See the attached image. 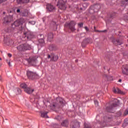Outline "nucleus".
Wrapping results in <instances>:
<instances>
[{
	"label": "nucleus",
	"instance_id": "obj_1",
	"mask_svg": "<svg viewBox=\"0 0 128 128\" xmlns=\"http://www.w3.org/2000/svg\"><path fill=\"white\" fill-rule=\"evenodd\" d=\"M17 50L19 52H24L26 50H32V46L26 43L17 46Z\"/></svg>",
	"mask_w": 128,
	"mask_h": 128
},
{
	"label": "nucleus",
	"instance_id": "obj_2",
	"mask_svg": "<svg viewBox=\"0 0 128 128\" xmlns=\"http://www.w3.org/2000/svg\"><path fill=\"white\" fill-rule=\"evenodd\" d=\"M28 62L29 64H30L31 66H36L38 62V56H34L33 57H30L28 59Z\"/></svg>",
	"mask_w": 128,
	"mask_h": 128
},
{
	"label": "nucleus",
	"instance_id": "obj_3",
	"mask_svg": "<svg viewBox=\"0 0 128 128\" xmlns=\"http://www.w3.org/2000/svg\"><path fill=\"white\" fill-rule=\"evenodd\" d=\"M57 6L62 10H64L66 8V2L62 0H59L58 1Z\"/></svg>",
	"mask_w": 128,
	"mask_h": 128
},
{
	"label": "nucleus",
	"instance_id": "obj_4",
	"mask_svg": "<svg viewBox=\"0 0 128 128\" xmlns=\"http://www.w3.org/2000/svg\"><path fill=\"white\" fill-rule=\"evenodd\" d=\"M26 74L30 80H34L38 76L36 73L30 70L27 71Z\"/></svg>",
	"mask_w": 128,
	"mask_h": 128
},
{
	"label": "nucleus",
	"instance_id": "obj_5",
	"mask_svg": "<svg viewBox=\"0 0 128 128\" xmlns=\"http://www.w3.org/2000/svg\"><path fill=\"white\" fill-rule=\"evenodd\" d=\"M76 24V22L74 21H71L69 23H66V26L72 30V32H74L76 30L75 26Z\"/></svg>",
	"mask_w": 128,
	"mask_h": 128
},
{
	"label": "nucleus",
	"instance_id": "obj_6",
	"mask_svg": "<svg viewBox=\"0 0 128 128\" xmlns=\"http://www.w3.org/2000/svg\"><path fill=\"white\" fill-rule=\"evenodd\" d=\"M24 22H26V20L24 19V18H20L19 20L15 21L13 24V26H20Z\"/></svg>",
	"mask_w": 128,
	"mask_h": 128
},
{
	"label": "nucleus",
	"instance_id": "obj_7",
	"mask_svg": "<svg viewBox=\"0 0 128 128\" xmlns=\"http://www.w3.org/2000/svg\"><path fill=\"white\" fill-rule=\"evenodd\" d=\"M48 58H50L51 62H56L58 60V56L54 54H51L50 55H48Z\"/></svg>",
	"mask_w": 128,
	"mask_h": 128
},
{
	"label": "nucleus",
	"instance_id": "obj_8",
	"mask_svg": "<svg viewBox=\"0 0 128 128\" xmlns=\"http://www.w3.org/2000/svg\"><path fill=\"white\" fill-rule=\"evenodd\" d=\"M24 36H25V38H26L28 40H30L32 38H34V34L30 32L24 33Z\"/></svg>",
	"mask_w": 128,
	"mask_h": 128
},
{
	"label": "nucleus",
	"instance_id": "obj_9",
	"mask_svg": "<svg viewBox=\"0 0 128 128\" xmlns=\"http://www.w3.org/2000/svg\"><path fill=\"white\" fill-rule=\"evenodd\" d=\"M122 74L124 76H128V64L123 66L122 68Z\"/></svg>",
	"mask_w": 128,
	"mask_h": 128
},
{
	"label": "nucleus",
	"instance_id": "obj_10",
	"mask_svg": "<svg viewBox=\"0 0 128 128\" xmlns=\"http://www.w3.org/2000/svg\"><path fill=\"white\" fill-rule=\"evenodd\" d=\"M116 106H118V104H112V106L106 108L107 112H112V108H116Z\"/></svg>",
	"mask_w": 128,
	"mask_h": 128
},
{
	"label": "nucleus",
	"instance_id": "obj_11",
	"mask_svg": "<svg viewBox=\"0 0 128 128\" xmlns=\"http://www.w3.org/2000/svg\"><path fill=\"white\" fill-rule=\"evenodd\" d=\"M46 8L49 12H54L56 10V7L52 4H48L46 5Z\"/></svg>",
	"mask_w": 128,
	"mask_h": 128
},
{
	"label": "nucleus",
	"instance_id": "obj_12",
	"mask_svg": "<svg viewBox=\"0 0 128 128\" xmlns=\"http://www.w3.org/2000/svg\"><path fill=\"white\" fill-rule=\"evenodd\" d=\"M30 0H16L18 4H28Z\"/></svg>",
	"mask_w": 128,
	"mask_h": 128
},
{
	"label": "nucleus",
	"instance_id": "obj_13",
	"mask_svg": "<svg viewBox=\"0 0 128 128\" xmlns=\"http://www.w3.org/2000/svg\"><path fill=\"white\" fill-rule=\"evenodd\" d=\"M71 126L72 128H78L80 126V122H72Z\"/></svg>",
	"mask_w": 128,
	"mask_h": 128
},
{
	"label": "nucleus",
	"instance_id": "obj_14",
	"mask_svg": "<svg viewBox=\"0 0 128 128\" xmlns=\"http://www.w3.org/2000/svg\"><path fill=\"white\" fill-rule=\"evenodd\" d=\"M112 42L114 44H115V46H120L122 44V42L120 41V40H116V39H114L112 40Z\"/></svg>",
	"mask_w": 128,
	"mask_h": 128
},
{
	"label": "nucleus",
	"instance_id": "obj_15",
	"mask_svg": "<svg viewBox=\"0 0 128 128\" xmlns=\"http://www.w3.org/2000/svg\"><path fill=\"white\" fill-rule=\"evenodd\" d=\"M80 6H82V7H80V10H86V8L88 6V3L81 4Z\"/></svg>",
	"mask_w": 128,
	"mask_h": 128
},
{
	"label": "nucleus",
	"instance_id": "obj_16",
	"mask_svg": "<svg viewBox=\"0 0 128 128\" xmlns=\"http://www.w3.org/2000/svg\"><path fill=\"white\" fill-rule=\"evenodd\" d=\"M12 22V18L10 16L6 17L4 18V24H8Z\"/></svg>",
	"mask_w": 128,
	"mask_h": 128
},
{
	"label": "nucleus",
	"instance_id": "obj_17",
	"mask_svg": "<svg viewBox=\"0 0 128 128\" xmlns=\"http://www.w3.org/2000/svg\"><path fill=\"white\" fill-rule=\"evenodd\" d=\"M48 112H41L42 118H48Z\"/></svg>",
	"mask_w": 128,
	"mask_h": 128
},
{
	"label": "nucleus",
	"instance_id": "obj_18",
	"mask_svg": "<svg viewBox=\"0 0 128 128\" xmlns=\"http://www.w3.org/2000/svg\"><path fill=\"white\" fill-rule=\"evenodd\" d=\"M62 126H64L65 128H68V122L65 120L62 122L61 124Z\"/></svg>",
	"mask_w": 128,
	"mask_h": 128
},
{
	"label": "nucleus",
	"instance_id": "obj_19",
	"mask_svg": "<svg viewBox=\"0 0 128 128\" xmlns=\"http://www.w3.org/2000/svg\"><path fill=\"white\" fill-rule=\"evenodd\" d=\"M24 92H26L30 94H32L34 90H32V89H30V88H26L24 89Z\"/></svg>",
	"mask_w": 128,
	"mask_h": 128
},
{
	"label": "nucleus",
	"instance_id": "obj_20",
	"mask_svg": "<svg viewBox=\"0 0 128 128\" xmlns=\"http://www.w3.org/2000/svg\"><path fill=\"white\" fill-rule=\"evenodd\" d=\"M122 4L121 5V6H122L124 8H126V6L128 4V0H124L122 2Z\"/></svg>",
	"mask_w": 128,
	"mask_h": 128
},
{
	"label": "nucleus",
	"instance_id": "obj_21",
	"mask_svg": "<svg viewBox=\"0 0 128 128\" xmlns=\"http://www.w3.org/2000/svg\"><path fill=\"white\" fill-rule=\"evenodd\" d=\"M54 38V34L52 33H49L48 34V40H49V42H50Z\"/></svg>",
	"mask_w": 128,
	"mask_h": 128
},
{
	"label": "nucleus",
	"instance_id": "obj_22",
	"mask_svg": "<svg viewBox=\"0 0 128 128\" xmlns=\"http://www.w3.org/2000/svg\"><path fill=\"white\" fill-rule=\"evenodd\" d=\"M94 8H95L94 10V12H98V10H100V6L98 4H96L94 6Z\"/></svg>",
	"mask_w": 128,
	"mask_h": 128
},
{
	"label": "nucleus",
	"instance_id": "obj_23",
	"mask_svg": "<svg viewBox=\"0 0 128 128\" xmlns=\"http://www.w3.org/2000/svg\"><path fill=\"white\" fill-rule=\"evenodd\" d=\"M48 48L50 50H56V46L51 44L49 46Z\"/></svg>",
	"mask_w": 128,
	"mask_h": 128
},
{
	"label": "nucleus",
	"instance_id": "obj_24",
	"mask_svg": "<svg viewBox=\"0 0 128 128\" xmlns=\"http://www.w3.org/2000/svg\"><path fill=\"white\" fill-rule=\"evenodd\" d=\"M20 86L22 88H24L26 90L28 88V85L26 84V83H23L20 85Z\"/></svg>",
	"mask_w": 128,
	"mask_h": 128
},
{
	"label": "nucleus",
	"instance_id": "obj_25",
	"mask_svg": "<svg viewBox=\"0 0 128 128\" xmlns=\"http://www.w3.org/2000/svg\"><path fill=\"white\" fill-rule=\"evenodd\" d=\"M39 44H40V46H44V40L42 38L40 39Z\"/></svg>",
	"mask_w": 128,
	"mask_h": 128
},
{
	"label": "nucleus",
	"instance_id": "obj_26",
	"mask_svg": "<svg viewBox=\"0 0 128 128\" xmlns=\"http://www.w3.org/2000/svg\"><path fill=\"white\" fill-rule=\"evenodd\" d=\"M120 116H122V112H120V111H118V112H117L116 114V118H120Z\"/></svg>",
	"mask_w": 128,
	"mask_h": 128
},
{
	"label": "nucleus",
	"instance_id": "obj_27",
	"mask_svg": "<svg viewBox=\"0 0 128 128\" xmlns=\"http://www.w3.org/2000/svg\"><path fill=\"white\" fill-rule=\"evenodd\" d=\"M56 100L58 101H59V102L60 104H64V100H62V99L60 98H57Z\"/></svg>",
	"mask_w": 128,
	"mask_h": 128
},
{
	"label": "nucleus",
	"instance_id": "obj_28",
	"mask_svg": "<svg viewBox=\"0 0 128 128\" xmlns=\"http://www.w3.org/2000/svg\"><path fill=\"white\" fill-rule=\"evenodd\" d=\"M16 90L18 92L17 94H22V90L19 88H16Z\"/></svg>",
	"mask_w": 128,
	"mask_h": 128
},
{
	"label": "nucleus",
	"instance_id": "obj_29",
	"mask_svg": "<svg viewBox=\"0 0 128 128\" xmlns=\"http://www.w3.org/2000/svg\"><path fill=\"white\" fill-rule=\"evenodd\" d=\"M28 24H32V26H34V24H36V21H30Z\"/></svg>",
	"mask_w": 128,
	"mask_h": 128
},
{
	"label": "nucleus",
	"instance_id": "obj_30",
	"mask_svg": "<svg viewBox=\"0 0 128 128\" xmlns=\"http://www.w3.org/2000/svg\"><path fill=\"white\" fill-rule=\"evenodd\" d=\"M116 94H122V92L120 90V88H117V92Z\"/></svg>",
	"mask_w": 128,
	"mask_h": 128
},
{
	"label": "nucleus",
	"instance_id": "obj_31",
	"mask_svg": "<svg viewBox=\"0 0 128 128\" xmlns=\"http://www.w3.org/2000/svg\"><path fill=\"white\" fill-rule=\"evenodd\" d=\"M53 127L54 128H60V125H58V124H54Z\"/></svg>",
	"mask_w": 128,
	"mask_h": 128
},
{
	"label": "nucleus",
	"instance_id": "obj_32",
	"mask_svg": "<svg viewBox=\"0 0 128 128\" xmlns=\"http://www.w3.org/2000/svg\"><path fill=\"white\" fill-rule=\"evenodd\" d=\"M94 102L96 106H98V102L97 100H94Z\"/></svg>",
	"mask_w": 128,
	"mask_h": 128
},
{
	"label": "nucleus",
	"instance_id": "obj_33",
	"mask_svg": "<svg viewBox=\"0 0 128 128\" xmlns=\"http://www.w3.org/2000/svg\"><path fill=\"white\" fill-rule=\"evenodd\" d=\"M78 26H80V28H82L84 26V24L82 22L78 24Z\"/></svg>",
	"mask_w": 128,
	"mask_h": 128
},
{
	"label": "nucleus",
	"instance_id": "obj_34",
	"mask_svg": "<svg viewBox=\"0 0 128 128\" xmlns=\"http://www.w3.org/2000/svg\"><path fill=\"white\" fill-rule=\"evenodd\" d=\"M90 126L88 124H84V128H90Z\"/></svg>",
	"mask_w": 128,
	"mask_h": 128
},
{
	"label": "nucleus",
	"instance_id": "obj_35",
	"mask_svg": "<svg viewBox=\"0 0 128 128\" xmlns=\"http://www.w3.org/2000/svg\"><path fill=\"white\" fill-rule=\"evenodd\" d=\"M124 116H128V110H126L125 112H124Z\"/></svg>",
	"mask_w": 128,
	"mask_h": 128
},
{
	"label": "nucleus",
	"instance_id": "obj_36",
	"mask_svg": "<svg viewBox=\"0 0 128 128\" xmlns=\"http://www.w3.org/2000/svg\"><path fill=\"white\" fill-rule=\"evenodd\" d=\"M75 96H76V100H80V95H76Z\"/></svg>",
	"mask_w": 128,
	"mask_h": 128
},
{
	"label": "nucleus",
	"instance_id": "obj_37",
	"mask_svg": "<svg viewBox=\"0 0 128 128\" xmlns=\"http://www.w3.org/2000/svg\"><path fill=\"white\" fill-rule=\"evenodd\" d=\"M46 20H48V17H44L42 18V20H43L44 22H46Z\"/></svg>",
	"mask_w": 128,
	"mask_h": 128
},
{
	"label": "nucleus",
	"instance_id": "obj_38",
	"mask_svg": "<svg viewBox=\"0 0 128 128\" xmlns=\"http://www.w3.org/2000/svg\"><path fill=\"white\" fill-rule=\"evenodd\" d=\"M95 32H106V30H95Z\"/></svg>",
	"mask_w": 128,
	"mask_h": 128
},
{
	"label": "nucleus",
	"instance_id": "obj_39",
	"mask_svg": "<svg viewBox=\"0 0 128 128\" xmlns=\"http://www.w3.org/2000/svg\"><path fill=\"white\" fill-rule=\"evenodd\" d=\"M113 92H114V94H116L117 92V88L116 89V88H113Z\"/></svg>",
	"mask_w": 128,
	"mask_h": 128
},
{
	"label": "nucleus",
	"instance_id": "obj_40",
	"mask_svg": "<svg viewBox=\"0 0 128 128\" xmlns=\"http://www.w3.org/2000/svg\"><path fill=\"white\" fill-rule=\"evenodd\" d=\"M111 120H112V117L110 116V117L108 118V121L111 122Z\"/></svg>",
	"mask_w": 128,
	"mask_h": 128
},
{
	"label": "nucleus",
	"instance_id": "obj_41",
	"mask_svg": "<svg viewBox=\"0 0 128 128\" xmlns=\"http://www.w3.org/2000/svg\"><path fill=\"white\" fill-rule=\"evenodd\" d=\"M84 28L86 30V32H88V30H90V29H88V28L87 26H85Z\"/></svg>",
	"mask_w": 128,
	"mask_h": 128
},
{
	"label": "nucleus",
	"instance_id": "obj_42",
	"mask_svg": "<svg viewBox=\"0 0 128 128\" xmlns=\"http://www.w3.org/2000/svg\"><path fill=\"white\" fill-rule=\"evenodd\" d=\"M8 56H9V58H12V55L11 54H10V53H8Z\"/></svg>",
	"mask_w": 128,
	"mask_h": 128
},
{
	"label": "nucleus",
	"instance_id": "obj_43",
	"mask_svg": "<svg viewBox=\"0 0 128 128\" xmlns=\"http://www.w3.org/2000/svg\"><path fill=\"white\" fill-rule=\"evenodd\" d=\"M107 78L108 80H112V77H110V78H108V77H107Z\"/></svg>",
	"mask_w": 128,
	"mask_h": 128
},
{
	"label": "nucleus",
	"instance_id": "obj_44",
	"mask_svg": "<svg viewBox=\"0 0 128 128\" xmlns=\"http://www.w3.org/2000/svg\"><path fill=\"white\" fill-rule=\"evenodd\" d=\"M120 122H116V126H120Z\"/></svg>",
	"mask_w": 128,
	"mask_h": 128
},
{
	"label": "nucleus",
	"instance_id": "obj_45",
	"mask_svg": "<svg viewBox=\"0 0 128 128\" xmlns=\"http://www.w3.org/2000/svg\"><path fill=\"white\" fill-rule=\"evenodd\" d=\"M6 0H0V4H2L4 2H6Z\"/></svg>",
	"mask_w": 128,
	"mask_h": 128
},
{
	"label": "nucleus",
	"instance_id": "obj_46",
	"mask_svg": "<svg viewBox=\"0 0 128 128\" xmlns=\"http://www.w3.org/2000/svg\"><path fill=\"white\" fill-rule=\"evenodd\" d=\"M16 12H20V9H18L16 10Z\"/></svg>",
	"mask_w": 128,
	"mask_h": 128
},
{
	"label": "nucleus",
	"instance_id": "obj_47",
	"mask_svg": "<svg viewBox=\"0 0 128 128\" xmlns=\"http://www.w3.org/2000/svg\"><path fill=\"white\" fill-rule=\"evenodd\" d=\"M8 64L9 66H12V65H10V62H8Z\"/></svg>",
	"mask_w": 128,
	"mask_h": 128
},
{
	"label": "nucleus",
	"instance_id": "obj_48",
	"mask_svg": "<svg viewBox=\"0 0 128 128\" xmlns=\"http://www.w3.org/2000/svg\"><path fill=\"white\" fill-rule=\"evenodd\" d=\"M118 82H122V79L119 80H118Z\"/></svg>",
	"mask_w": 128,
	"mask_h": 128
},
{
	"label": "nucleus",
	"instance_id": "obj_49",
	"mask_svg": "<svg viewBox=\"0 0 128 128\" xmlns=\"http://www.w3.org/2000/svg\"><path fill=\"white\" fill-rule=\"evenodd\" d=\"M2 63H0V66H2Z\"/></svg>",
	"mask_w": 128,
	"mask_h": 128
},
{
	"label": "nucleus",
	"instance_id": "obj_50",
	"mask_svg": "<svg viewBox=\"0 0 128 128\" xmlns=\"http://www.w3.org/2000/svg\"><path fill=\"white\" fill-rule=\"evenodd\" d=\"M0 80H2V76H0Z\"/></svg>",
	"mask_w": 128,
	"mask_h": 128
},
{
	"label": "nucleus",
	"instance_id": "obj_51",
	"mask_svg": "<svg viewBox=\"0 0 128 128\" xmlns=\"http://www.w3.org/2000/svg\"><path fill=\"white\" fill-rule=\"evenodd\" d=\"M6 62L8 63V60H6Z\"/></svg>",
	"mask_w": 128,
	"mask_h": 128
},
{
	"label": "nucleus",
	"instance_id": "obj_52",
	"mask_svg": "<svg viewBox=\"0 0 128 128\" xmlns=\"http://www.w3.org/2000/svg\"><path fill=\"white\" fill-rule=\"evenodd\" d=\"M114 100H115L116 102V100H118L115 99Z\"/></svg>",
	"mask_w": 128,
	"mask_h": 128
},
{
	"label": "nucleus",
	"instance_id": "obj_53",
	"mask_svg": "<svg viewBox=\"0 0 128 128\" xmlns=\"http://www.w3.org/2000/svg\"><path fill=\"white\" fill-rule=\"evenodd\" d=\"M53 106H56V105L54 104V105H53Z\"/></svg>",
	"mask_w": 128,
	"mask_h": 128
},
{
	"label": "nucleus",
	"instance_id": "obj_54",
	"mask_svg": "<svg viewBox=\"0 0 128 128\" xmlns=\"http://www.w3.org/2000/svg\"><path fill=\"white\" fill-rule=\"evenodd\" d=\"M94 30H96V26H94Z\"/></svg>",
	"mask_w": 128,
	"mask_h": 128
},
{
	"label": "nucleus",
	"instance_id": "obj_55",
	"mask_svg": "<svg viewBox=\"0 0 128 128\" xmlns=\"http://www.w3.org/2000/svg\"><path fill=\"white\" fill-rule=\"evenodd\" d=\"M0 60H2V58H0Z\"/></svg>",
	"mask_w": 128,
	"mask_h": 128
},
{
	"label": "nucleus",
	"instance_id": "obj_56",
	"mask_svg": "<svg viewBox=\"0 0 128 128\" xmlns=\"http://www.w3.org/2000/svg\"><path fill=\"white\" fill-rule=\"evenodd\" d=\"M3 14H6V12H4Z\"/></svg>",
	"mask_w": 128,
	"mask_h": 128
},
{
	"label": "nucleus",
	"instance_id": "obj_57",
	"mask_svg": "<svg viewBox=\"0 0 128 128\" xmlns=\"http://www.w3.org/2000/svg\"><path fill=\"white\" fill-rule=\"evenodd\" d=\"M84 2L86 1V0H83Z\"/></svg>",
	"mask_w": 128,
	"mask_h": 128
}]
</instances>
